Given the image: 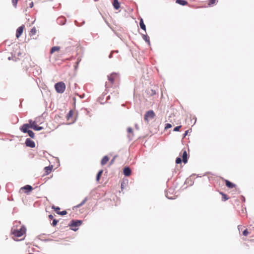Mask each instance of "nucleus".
Masks as SVG:
<instances>
[{"label":"nucleus","mask_w":254,"mask_h":254,"mask_svg":"<svg viewBox=\"0 0 254 254\" xmlns=\"http://www.w3.org/2000/svg\"><path fill=\"white\" fill-rule=\"evenodd\" d=\"M43 129V127H39V126H37V125L35 126V127H34L33 128V129L35 130H41L42 129Z\"/></svg>","instance_id":"obj_23"},{"label":"nucleus","mask_w":254,"mask_h":254,"mask_svg":"<svg viewBox=\"0 0 254 254\" xmlns=\"http://www.w3.org/2000/svg\"><path fill=\"white\" fill-rule=\"evenodd\" d=\"M25 144L27 146L33 148L35 146V142L30 138H27L25 141Z\"/></svg>","instance_id":"obj_6"},{"label":"nucleus","mask_w":254,"mask_h":254,"mask_svg":"<svg viewBox=\"0 0 254 254\" xmlns=\"http://www.w3.org/2000/svg\"><path fill=\"white\" fill-rule=\"evenodd\" d=\"M60 49V47H59V46L53 47L52 48V49L51 50V51H50V53H51V54H53V53H54L56 51H59Z\"/></svg>","instance_id":"obj_18"},{"label":"nucleus","mask_w":254,"mask_h":254,"mask_svg":"<svg viewBox=\"0 0 254 254\" xmlns=\"http://www.w3.org/2000/svg\"><path fill=\"white\" fill-rule=\"evenodd\" d=\"M215 2H216V0H210L209 4V5L213 4L215 3Z\"/></svg>","instance_id":"obj_33"},{"label":"nucleus","mask_w":254,"mask_h":254,"mask_svg":"<svg viewBox=\"0 0 254 254\" xmlns=\"http://www.w3.org/2000/svg\"><path fill=\"white\" fill-rule=\"evenodd\" d=\"M19 0H12V3L14 7H16L17 2Z\"/></svg>","instance_id":"obj_25"},{"label":"nucleus","mask_w":254,"mask_h":254,"mask_svg":"<svg viewBox=\"0 0 254 254\" xmlns=\"http://www.w3.org/2000/svg\"><path fill=\"white\" fill-rule=\"evenodd\" d=\"M139 25H140V28L142 29H143V30H144L145 31H146V26L143 21L142 19H141L140 22H139Z\"/></svg>","instance_id":"obj_17"},{"label":"nucleus","mask_w":254,"mask_h":254,"mask_svg":"<svg viewBox=\"0 0 254 254\" xmlns=\"http://www.w3.org/2000/svg\"><path fill=\"white\" fill-rule=\"evenodd\" d=\"M155 114L152 110L147 111L144 115V120L146 122H148L154 118Z\"/></svg>","instance_id":"obj_5"},{"label":"nucleus","mask_w":254,"mask_h":254,"mask_svg":"<svg viewBox=\"0 0 254 254\" xmlns=\"http://www.w3.org/2000/svg\"><path fill=\"white\" fill-rule=\"evenodd\" d=\"M183 161V159L182 160V159L180 157H178L177 158L176 160V163L177 164H180L182 162V161Z\"/></svg>","instance_id":"obj_26"},{"label":"nucleus","mask_w":254,"mask_h":254,"mask_svg":"<svg viewBox=\"0 0 254 254\" xmlns=\"http://www.w3.org/2000/svg\"><path fill=\"white\" fill-rule=\"evenodd\" d=\"M57 213L60 214L61 215H64L67 214V212L65 210L61 211V212H57Z\"/></svg>","instance_id":"obj_29"},{"label":"nucleus","mask_w":254,"mask_h":254,"mask_svg":"<svg viewBox=\"0 0 254 254\" xmlns=\"http://www.w3.org/2000/svg\"><path fill=\"white\" fill-rule=\"evenodd\" d=\"M135 127H136V128L137 129H138V127H137V125H135Z\"/></svg>","instance_id":"obj_42"},{"label":"nucleus","mask_w":254,"mask_h":254,"mask_svg":"<svg viewBox=\"0 0 254 254\" xmlns=\"http://www.w3.org/2000/svg\"><path fill=\"white\" fill-rule=\"evenodd\" d=\"M53 166L52 165L46 167L44 169L45 170V172H46L47 175H48L49 174H50L51 172V171L53 169Z\"/></svg>","instance_id":"obj_15"},{"label":"nucleus","mask_w":254,"mask_h":254,"mask_svg":"<svg viewBox=\"0 0 254 254\" xmlns=\"http://www.w3.org/2000/svg\"><path fill=\"white\" fill-rule=\"evenodd\" d=\"M109 160V158L107 156H105L102 159L101 163L102 165H105Z\"/></svg>","instance_id":"obj_16"},{"label":"nucleus","mask_w":254,"mask_h":254,"mask_svg":"<svg viewBox=\"0 0 254 254\" xmlns=\"http://www.w3.org/2000/svg\"><path fill=\"white\" fill-rule=\"evenodd\" d=\"M226 186L231 189H232L235 187V185L232 183L229 182L228 180H225Z\"/></svg>","instance_id":"obj_13"},{"label":"nucleus","mask_w":254,"mask_h":254,"mask_svg":"<svg viewBox=\"0 0 254 254\" xmlns=\"http://www.w3.org/2000/svg\"><path fill=\"white\" fill-rule=\"evenodd\" d=\"M176 2L182 5H185L187 4V1L184 0H176Z\"/></svg>","instance_id":"obj_19"},{"label":"nucleus","mask_w":254,"mask_h":254,"mask_svg":"<svg viewBox=\"0 0 254 254\" xmlns=\"http://www.w3.org/2000/svg\"><path fill=\"white\" fill-rule=\"evenodd\" d=\"M103 173V170H100L97 174V175H102Z\"/></svg>","instance_id":"obj_38"},{"label":"nucleus","mask_w":254,"mask_h":254,"mask_svg":"<svg viewBox=\"0 0 254 254\" xmlns=\"http://www.w3.org/2000/svg\"><path fill=\"white\" fill-rule=\"evenodd\" d=\"M118 75L116 73H113L108 76V80L111 83L118 77Z\"/></svg>","instance_id":"obj_8"},{"label":"nucleus","mask_w":254,"mask_h":254,"mask_svg":"<svg viewBox=\"0 0 254 254\" xmlns=\"http://www.w3.org/2000/svg\"><path fill=\"white\" fill-rule=\"evenodd\" d=\"M220 194L222 195V199L224 201L228 200L229 198L226 194L222 192H220Z\"/></svg>","instance_id":"obj_20"},{"label":"nucleus","mask_w":254,"mask_h":254,"mask_svg":"<svg viewBox=\"0 0 254 254\" xmlns=\"http://www.w3.org/2000/svg\"><path fill=\"white\" fill-rule=\"evenodd\" d=\"M69 116H71L70 112L69 113Z\"/></svg>","instance_id":"obj_44"},{"label":"nucleus","mask_w":254,"mask_h":254,"mask_svg":"<svg viewBox=\"0 0 254 254\" xmlns=\"http://www.w3.org/2000/svg\"><path fill=\"white\" fill-rule=\"evenodd\" d=\"M25 233L26 229L24 227H21L19 229H12L11 231L15 241H18V238L24 235Z\"/></svg>","instance_id":"obj_1"},{"label":"nucleus","mask_w":254,"mask_h":254,"mask_svg":"<svg viewBox=\"0 0 254 254\" xmlns=\"http://www.w3.org/2000/svg\"><path fill=\"white\" fill-rule=\"evenodd\" d=\"M69 116H71L70 112L69 113Z\"/></svg>","instance_id":"obj_45"},{"label":"nucleus","mask_w":254,"mask_h":254,"mask_svg":"<svg viewBox=\"0 0 254 254\" xmlns=\"http://www.w3.org/2000/svg\"><path fill=\"white\" fill-rule=\"evenodd\" d=\"M181 127V126H177L176 127H175L174 128V131H178L179 130L180 128Z\"/></svg>","instance_id":"obj_32"},{"label":"nucleus","mask_w":254,"mask_h":254,"mask_svg":"<svg viewBox=\"0 0 254 254\" xmlns=\"http://www.w3.org/2000/svg\"><path fill=\"white\" fill-rule=\"evenodd\" d=\"M33 5H34L33 2H30V3H29V7H30V8L33 7Z\"/></svg>","instance_id":"obj_36"},{"label":"nucleus","mask_w":254,"mask_h":254,"mask_svg":"<svg viewBox=\"0 0 254 254\" xmlns=\"http://www.w3.org/2000/svg\"><path fill=\"white\" fill-rule=\"evenodd\" d=\"M56 91L59 93H63L65 89V84L63 82H59L55 85Z\"/></svg>","instance_id":"obj_2"},{"label":"nucleus","mask_w":254,"mask_h":254,"mask_svg":"<svg viewBox=\"0 0 254 254\" xmlns=\"http://www.w3.org/2000/svg\"><path fill=\"white\" fill-rule=\"evenodd\" d=\"M24 28V26L22 25L17 28V29L16 30V36L17 38H19L21 36V35L22 34Z\"/></svg>","instance_id":"obj_9"},{"label":"nucleus","mask_w":254,"mask_h":254,"mask_svg":"<svg viewBox=\"0 0 254 254\" xmlns=\"http://www.w3.org/2000/svg\"><path fill=\"white\" fill-rule=\"evenodd\" d=\"M28 128H29L28 124H25L21 127L20 130L24 133H28L30 137L34 138L35 136L34 133L31 130H28Z\"/></svg>","instance_id":"obj_3"},{"label":"nucleus","mask_w":254,"mask_h":254,"mask_svg":"<svg viewBox=\"0 0 254 254\" xmlns=\"http://www.w3.org/2000/svg\"><path fill=\"white\" fill-rule=\"evenodd\" d=\"M54 218L53 216L52 215V214H50L49 215V218L50 219V220H52Z\"/></svg>","instance_id":"obj_39"},{"label":"nucleus","mask_w":254,"mask_h":254,"mask_svg":"<svg viewBox=\"0 0 254 254\" xmlns=\"http://www.w3.org/2000/svg\"><path fill=\"white\" fill-rule=\"evenodd\" d=\"M33 190L32 187L30 185H26L20 189V190H24V193H27Z\"/></svg>","instance_id":"obj_7"},{"label":"nucleus","mask_w":254,"mask_h":254,"mask_svg":"<svg viewBox=\"0 0 254 254\" xmlns=\"http://www.w3.org/2000/svg\"><path fill=\"white\" fill-rule=\"evenodd\" d=\"M127 130L128 133L132 132V129L131 127H128Z\"/></svg>","instance_id":"obj_35"},{"label":"nucleus","mask_w":254,"mask_h":254,"mask_svg":"<svg viewBox=\"0 0 254 254\" xmlns=\"http://www.w3.org/2000/svg\"><path fill=\"white\" fill-rule=\"evenodd\" d=\"M127 183V180L124 179L123 182L122 183V184H121L122 189L123 188L124 185H126Z\"/></svg>","instance_id":"obj_24"},{"label":"nucleus","mask_w":254,"mask_h":254,"mask_svg":"<svg viewBox=\"0 0 254 254\" xmlns=\"http://www.w3.org/2000/svg\"><path fill=\"white\" fill-rule=\"evenodd\" d=\"M131 173V169L128 167H126L124 169V175H130Z\"/></svg>","instance_id":"obj_12"},{"label":"nucleus","mask_w":254,"mask_h":254,"mask_svg":"<svg viewBox=\"0 0 254 254\" xmlns=\"http://www.w3.org/2000/svg\"><path fill=\"white\" fill-rule=\"evenodd\" d=\"M58 222V221L56 219H53V222L52 223V225L53 226H55L57 223Z\"/></svg>","instance_id":"obj_31"},{"label":"nucleus","mask_w":254,"mask_h":254,"mask_svg":"<svg viewBox=\"0 0 254 254\" xmlns=\"http://www.w3.org/2000/svg\"><path fill=\"white\" fill-rule=\"evenodd\" d=\"M114 52H115V51H113L111 53V54L109 55V58H111L112 57V55Z\"/></svg>","instance_id":"obj_40"},{"label":"nucleus","mask_w":254,"mask_h":254,"mask_svg":"<svg viewBox=\"0 0 254 254\" xmlns=\"http://www.w3.org/2000/svg\"><path fill=\"white\" fill-rule=\"evenodd\" d=\"M100 177H101V176H97V177H96V180H97V181L98 182L99 181Z\"/></svg>","instance_id":"obj_41"},{"label":"nucleus","mask_w":254,"mask_h":254,"mask_svg":"<svg viewBox=\"0 0 254 254\" xmlns=\"http://www.w3.org/2000/svg\"><path fill=\"white\" fill-rule=\"evenodd\" d=\"M52 208L55 210V211L57 213V212H60V208L59 207H56L55 206H52Z\"/></svg>","instance_id":"obj_28"},{"label":"nucleus","mask_w":254,"mask_h":254,"mask_svg":"<svg viewBox=\"0 0 254 254\" xmlns=\"http://www.w3.org/2000/svg\"><path fill=\"white\" fill-rule=\"evenodd\" d=\"M29 124H28L29 128H32L33 129L34 127H35V126L37 125L36 122L33 121L32 120H29Z\"/></svg>","instance_id":"obj_11"},{"label":"nucleus","mask_w":254,"mask_h":254,"mask_svg":"<svg viewBox=\"0 0 254 254\" xmlns=\"http://www.w3.org/2000/svg\"><path fill=\"white\" fill-rule=\"evenodd\" d=\"M113 4L114 8L116 9H118L120 7V4L118 1V0H114Z\"/></svg>","instance_id":"obj_14"},{"label":"nucleus","mask_w":254,"mask_h":254,"mask_svg":"<svg viewBox=\"0 0 254 254\" xmlns=\"http://www.w3.org/2000/svg\"><path fill=\"white\" fill-rule=\"evenodd\" d=\"M182 159L184 163H186L188 161V154L186 150H185L183 151L182 155Z\"/></svg>","instance_id":"obj_10"},{"label":"nucleus","mask_w":254,"mask_h":254,"mask_svg":"<svg viewBox=\"0 0 254 254\" xmlns=\"http://www.w3.org/2000/svg\"><path fill=\"white\" fill-rule=\"evenodd\" d=\"M36 32V28L35 27L32 28L31 30V33L32 35H34V34H35Z\"/></svg>","instance_id":"obj_30"},{"label":"nucleus","mask_w":254,"mask_h":254,"mask_svg":"<svg viewBox=\"0 0 254 254\" xmlns=\"http://www.w3.org/2000/svg\"><path fill=\"white\" fill-rule=\"evenodd\" d=\"M250 233L248 232V230L247 229H246L243 232V235L245 236H247Z\"/></svg>","instance_id":"obj_27"},{"label":"nucleus","mask_w":254,"mask_h":254,"mask_svg":"<svg viewBox=\"0 0 254 254\" xmlns=\"http://www.w3.org/2000/svg\"><path fill=\"white\" fill-rule=\"evenodd\" d=\"M172 126L171 124H167L166 125V127H165V128L167 129V128H170Z\"/></svg>","instance_id":"obj_34"},{"label":"nucleus","mask_w":254,"mask_h":254,"mask_svg":"<svg viewBox=\"0 0 254 254\" xmlns=\"http://www.w3.org/2000/svg\"><path fill=\"white\" fill-rule=\"evenodd\" d=\"M142 38H143V40H145V42H146L148 44V45H150L149 38L147 36V35L143 34Z\"/></svg>","instance_id":"obj_21"},{"label":"nucleus","mask_w":254,"mask_h":254,"mask_svg":"<svg viewBox=\"0 0 254 254\" xmlns=\"http://www.w3.org/2000/svg\"><path fill=\"white\" fill-rule=\"evenodd\" d=\"M81 224L82 221L81 220H72L69 226L71 230L76 231L78 230V227L80 226Z\"/></svg>","instance_id":"obj_4"},{"label":"nucleus","mask_w":254,"mask_h":254,"mask_svg":"<svg viewBox=\"0 0 254 254\" xmlns=\"http://www.w3.org/2000/svg\"><path fill=\"white\" fill-rule=\"evenodd\" d=\"M189 131V130H188L185 131V133L184 134V137H185L188 134Z\"/></svg>","instance_id":"obj_37"},{"label":"nucleus","mask_w":254,"mask_h":254,"mask_svg":"<svg viewBox=\"0 0 254 254\" xmlns=\"http://www.w3.org/2000/svg\"><path fill=\"white\" fill-rule=\"evenodd\" d=\"M87 198H85V199L82 201V202L79 204H78L77 205H76V207H80L81 206H82L83 204H84L85 202L87 201Z\"/></svg>","instance_id":"obj_22"},{"label":"nucleus","mask_w":254,"mask_h":254,"mask_svg":"<svg viewBox=\"0 0 254 254\" xmlns=\"http://www.w3.org/2000/svg\"><path fill=\"white\" fill-rule=\"evenodd\" d=\"M195 122H196V119H195V121H194V124H195Z\"/></svg>","instance_id":"obj_43"}]
</instances>
